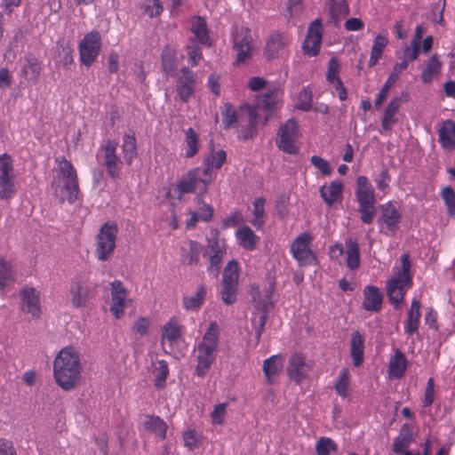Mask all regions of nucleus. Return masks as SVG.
<instances>
[{
  "label": "nucleus",
  "mask_w": 455,
  "mask_h": 455,
  "mask_svg": "<svg viewBox=\"0 0 455 455\" xmlns=\"http://www.w3.org/2000/svg\"><path fill=\"white\" fill-rule=\"evenodd\" d=\"M13 161L7 154L0 156V200H10L16 194Z\"/></svg>",
  "instance_id": "obj_12"
},
{
  "label": "nucleus",
  "mask_w": 455,
  "mask_h": 455,
  "mask_svg": "<svg viewBox=\"0 0 455 455\" xmlns=\"http://www.w3.org/2000/svg\"><path fill=\"white\" fill-rule=\"evenodd\" d=\"M387 44L388 38L387 32L379 33L376 36L371 49V55L369 59L370 67H373L378 64Z\"/></svg>",
  "instance_id": "obj_40"
},
{
  "label": "nucleus",
  "mask_w": 455,
  "mask_h": 455,
  "mask_svg": "<svg viewBox=\"0 0 455 455\" xmlns=\"http://www.w3.org/2000/svg\"><path fill=\"white\" fill-rule=\"evenodd\" d=\"M355 198L358 203L357 212L361 221L370 225L376 217L375 191L372 185L365 176H359L356 180Z\"/></svg>",
  "instance_id": "obj_5"
},
{
  "label": "nucleus",
  "mask_w": 455,
  "mask_h": 455,
  "mask_svg": "<svg viewBox=\"0 0 455 455\" xmlns=\"http://www.w3.org/2000/svg\"><path fill=\"white\" fill-rule=\"evenodd\" d=\"M91 289L85 280L74 279L70 283L69 293L71 305L75 308L85 307Z\"/></svg>",
  "instance_id": "obj_24"
},
{
  "label": "nucleus",
  "mask_w": 455,
  "mask_h": 455,
  "mask_svg": "<svg viewBox=\"0 0 455 455\" xmlns=\"http://www.w3.org/2000/svg\"><path fill=\"white\" fill-rule=\"evenodd\" d=\"M121 148L124 163L126 165L131 166L138 157L137 140L132 131L123 135Z\"/></svg>",
  "instance_id": "obj_30"
},
{
  "label": "nucleus",
  "mask_w": 455,
  "mask_h": 455,
  "mask_svg": "<svg viewBox=\"0 0 455 455\" xmlns=\"http://www.w3.org/2000/svg\"><path fill=\"white\" fill-rule=\"evenodd\" d=\"M291 37L285 33L274 32L267 39L265 56L269 59L282 58L288 53Z\"/></svg>",
  "instance_id": "obj_16"
},
{
  "label": "nucleus",
  "mask_w": 455,
  "mask_h": 455,
  "mask_svg": "<svg viewBox=\"0 0 455 455\" xmlns=\"http://www.w3.org/2000/svg\"><path fill=\"white\" fill-rule=\"evenodd\" d=\"M441 196L447 207V212L450 216L455 215V191L450 186L445 187L442 192Z\"/></svg>",
  "instance_id": "obj_58"
},
{
  "label": "nucleus",
  "mask_w": 455,
  "mask_h": 455,
  "mask_svg": "<svg viewBox=\"0 0 455 455\" xmlns=\"http://www.w3.org/2000/svg\"><path fill=\"white\" fill-rule=\"evenodd\" d=\"M281 95H282L281 91L278 88L274 87V88L268 90L266 93H264L260 97H259L258 106L267 112H271L274 110Z\"/></svg>",
  "instance_id": "obj_45"
},
{
  "label": "nucleus",
  "mask_w": 455,
  "mask_h": 455,
  "mask_svg": "<svg viewBox=\"0 0 455 455\" xmlns=\"http://www.w3.org/2000/svg\"><path fill=\"white\" fill-rule=\"evenodd\" d=\"M311 164L315 168L320 171L324 176H329L331 173V167L329 162L318 156H313L310 159Z\"/></svg>",
  "instance_id": "obj_63"
},
{
  "label": "nucleus",
  "mask_w": 455,
  "mask_h": 455,
  "mask_svg": "<svg viewBox=\"0 0 455 455\" xmlns=\"http://www.w3.org/2000/svg\"><path fill=\"white\" fill-rule=\"evenodd\" d=\"M144 428L159 437L161 440L166 438L167 424L158 416L147 415L146 420L143 423Z\"/></svg>",
  "instance_id": "obj_38"
},
{
  "label": "nucleus",
  "mask_w": 455,
  "mask_h": 455,
  "mask_svg": "<svg viewBox=\"0 0 455 455\" xmlns=\"http://www.w3.org/2000/svg\"><path fill=\"white\" fill-rule=\"evenodd\" d=\"M421 318V303L419 299L413 298L403 323L404 333L412 336L418 333Z\"/></svg>",
  "instance_id": "obj_26"
},
{
  "label": "nucleus",
  "mask_w": 455,
  "mask_h": 455,
  "mask_svg": "<svg viewBox=\"0 0 455 455\" xmlns=\"http://www.w3.org/2000/svg\"><path fill=\"white\" fill-rule=\"evenodd\" d=\"M299 137L298 122L294 118H290L279 127L275 140L276 147L286 154L297 155L299 151V147L297 145Z\"/></svg>",
  "instance_id": "obj_8"
},
{
  "label": "nucleus",
  "mask_w": 455,
  "mask_h": 455,
  "mask_svg": "<svg viewBox=\"0 0 455 455\" xmlns=\"http://www.w3.org/2000/svg\"><path fill=\"white\" fill-rule=\"evenodd\" d=\"M207 296L205 284H199L195 293L182 299V307L187 311H198L204 304Z\"/></svg>",
  "instance_id": "obj_33"
},
{
  "label": "nucleus",
  "mask_w": 455,
  "mask_h": 455,
  "mask_svg": "<svg viewBox=\"0 0 455 455\" xmlns=\"http://www.w3.org/2000/svg\"><path fill=\"white\" fill-rule=\"evenodd\" d=\"M401 107V99L394 97L385 108L381 118V132L390 133L393 126L398 123L397 115Z\"/></svg>",
  "instance_id": "obj_28"
},
{
  "label": "nucleus",
  "mask_w": 455,
  "mask_h": 455,
  "mask_svg": "<svg viewBox=\"0 0 455 455\" xmlns=\"http://www.w3.org/2000/svg\"><path fill=\"white\" fill-rule=\"evenodd\" d=\"M52 373L56 384L64 391L76 389L82 378L78 351L72 346L61 348L53 360Z\"/></svg>",
  "instance_id": "obj_1"
},
{
  "label": "nucleus",
  "mask_w": 455,
  "mask_h": 455,
  "mask_svg": "<svg viewBox=\"0 0 455 455\" xmlns=\"http://www.w3.org/2000/svg\"><path fill=\"white\" fill-rule=\"evenodd\" d=\"M442 69V63L437 55H433L421 73L423 83L429 84L438 76Z\"/></svg>",
  "instance_id": "obj_46"
},
{
  "label": "nucleus",
  "mask_w": 455,
  "mask_h": 455,
  "mask_svg": "<svg viewBox=\"0 0 455 455\" xmlns=\"http://www.w3.org/2000/svg\"><path fill=\"white\" fill-rule=\"evenodd\" d=\"M227 160V153L225 150L212 151L211 155L204 159L205 167L202 171H208V175L213 177L212 170H219L222 167Z\"/></svg>",
  "instance_id": "obj_43"
},
{
  "label": "nucleus",
  "mask_w": 455,
  "mask_h": 455,
  "mask_svg": "<svg viewBox=\"0 0 455 455\" xmlns=\"http://www.w3.org/2000/svg\"><path fill=\"white\" fill-rule=\"evenodd\" d=\"M340 69V64L336 57L330 59L328 63V69L326 72V80L330 84H332L339 80H341L339 76Z\"/></svg>",
  "instance_id": "obj_59"
},
{
  "label": "nucleus",
  "mask_w": 455,
  "mask_h": 455,
  "mask_svg": "<svg viewBox=\"0 0 455 455\" xmlns=\"http://www.w3.org/2000/svg\"><path fill=\"white\" fill-rule=\"evenodd\" d=\"M435 400V379L429 378L427 382L426 389L424 392L423 406L430 407Z\"/></svg>",
  "instance_id": "obj_64"
},
{
  "label": "nucleus",
  "mask_w": 455,
  "mask_h": 455,
  "mask_svg": "<svg viewBox=\"0 0 455 455\" xmlns=\"http://www.w3.org/2000/svg\"><path fill=\"white\" fill-rule=\"evenodd\" d=\"M228 403H221L214 406L211 412V419L213 424L222 425L226 417Z\"/></svg>",
  "instance_id": "obj_62"
},
{
  "label": "nucleus",
  "mask_w": 455,
  "mask_h": 455,
  "mask_svg": "<svg viewBox=\"0 0 455 455\" xmlns=\"http://www.w3.org/2000/svg\"><path fill=\"white\" fill-rule=\"evenodd\" d=\"M283 356L282 354L274 355L267 358L263 362V372L266 376L267 382L271 385L275 381L276 376L283 367Z\"/></svg>",
  "instance_id": "obj_32"
},
{
  "label": "nucleus",
  "mask_w": 455,
  "mask_h": 455,
  "mask_svg": "<svg viewBox=\"0 0 455 455\" xmlns=\"http://www.w3.org/2000/svg\"><path fill=\"white\" fill-rule=\"evenodd\" d=\"M379 209L380 214L377 220V223L380 231L387 235H394L398 229V225L402 220L401 212L392 202L381 204Z\"/></svg>",
  "instance_id": "obj_15"
},
{
  "label": "nucleus",
  "mask_w": 455,
  "mask_h": 455,
  "mask_svg": "<svg viewBox=\"0 0 455 455\" xmlns=\"http://www.w3.org/2000/svg\"><path fill=\"white\" fill-rule=\"evenodd\" d=\"M362 307L369 312H379L381 310L383 293L380 289L374 285H366L363 291Z\"/></svg>",
  "instance_id": "obj_27"
},
{
  "label": "nucleus",
  "mask_w": 455,
  "mask_h": 455,
  "mask_svg": "<svg viewBox=\"0 0 455 455\" xmlns=\"http://www.w3.org/2000/svg\"><path fill=\"white\" fill-rule=\"evenodd\" d=\"M21 72L34 84L37 83L41 74V64L39 60L31 53L28 54L25 57V62L22 66Z\"/></svg>",
  "instance_id": "obj_41"
},
{
  "label": "nucleus",
  "mask_w": 455,
  "mask_h": 455,
  "mask_svg": "<svg viewBox=\"0 0 455 455\" xmlns=\"http://www.w3.org/2000/svg\"><path fill=\"white\" fill-rule=\"evenodd\" d=\"M235 238L239 246L250 251L255 250L260 240L259 236L247 226L239 228L235 231Z\"/></svg>",
  "instance_id": "obj_35"
},
{
  "label": "nucleus",
  "mask_w": 455,
  "mask_h": 455,
  "mask_svg": "<svg viewBox=\"0 0 455 455\" xmlns=\"http://www.w3.org/2000/svg\"><path fill=\"white\" fill-rule=\"evenodd\" d=\"M13 281V273L9 262L0 257V290H4L9 282Z\"/></svg>",
  "instance_id": "obj_56"
},
{
  "label": "nucleus",
  "mask_w": 455,
  "mask_h": 455,
  "mask_svg": "<svg viewBox=\"0 0 455 455\" xmlns=\"http://www.w3.org/2000/svg\"><path fill=\"white\" fill-rule=\"evenodd\" d=\"M203 252L204 246L196 241H185L180 246V262L183 265L196 266Z\"/></svg>",
  "instance_id": "obj_25"
},
{
  "label": "nucleus",
  "mask_w": 455,
  "mask_h": 455,
  "mask_svg": "<svg viewBox=\"0 0 455 455\" xmlns=\"http://www.w3.org/2000/svg\"><path fill=\"white\" fill-rule=\"evenodd\" d=\"M350 384V374L347 368L340 371L339 379L335 384V390L341 397H347L348 395Z\"/></svg>",
  "instance_id": "obj_51"
},
{
  "label": "nucleus",
  "mask_w": 455,
  "mask_h": 455,
  "mask_svg": "<svg viewBox=\"0 0 455 455\" xmlns=\"http://www.w3.org/2000/svg\"><path fill=\"white\" fill-rule=\"evenodd\" d=\"M343 184L339 180H332L328 186H322L320 195L325 204L331 206L342 199Z\"/></svg>",
  "instance_id": "obj_34"
},
{
  "label": "nucleus",
  "mask_w": 455,
  "mask_h": 455,
  "mask_svg": "<svg viewBox=\"0 0 455 455\" xmlns=\"http://www.w3.org/2000/svg\"><path fill=\"white\" fill-rule=\"evenodd\" d=\"M313 103V92L310 88L304 87L298 94V101L295 108L307 112L311 110Z\"/></svg>",
  "instance_id": "obj_50"
},
{
  "label": "nucleus",
  "mask_w": 455,
  "mask_h": 455,
  "mask_svg": "<svg viewBox=\"0 0 455 455\" xmlns=\"http://www.w3.org/2000/svg\"><path fill=\"white\" fill-rule=\"evenodd\" d=\"M337 443L330 437H320L315 444L316 455H330L331 452H336Z\"/></svg>",
  "instance_id": "obj_55"
},
{
  "label": "nucleus",
  "mask_w": 455,
  "mask_h": 455,
  "mask_svg": "<svg viewBox=\"0 0 455 455\" xmlns=\"http://www.w3.org/2000/svg\"><path fill=\"white\" fill-rule=\"evenodd\" d=\"M438 141L441 147L446 150L455 148V122L448 119L443 122L438 130Z\"/></svg>",
  "instance_id": "obj_31"
},
{
  "label": "nucleus",
  "mask_w": 455,
  "mask_h": 455,
  "mask_svg": "<svg viewBox=\"0 0 455 455\" xmlns=\"http://www.w3.org/2000/svg\"><path fill=\"white\" fill-rule=\"evenodd\" d=\"M253 219L251 225L257 229H260L265 224V199L257 198L253 203Z\"/></svg>",
  "instance_id": "obj_49"
},
{
  "label": "nucleus",
  "mask_w": 455,
  "mask_h": 455,
  "mask_svg": "<svg viewBox=\"0 0 455 455\" xmlns=\"http://www.w3.org/2000/svg\"><path fill=\"white\" fill-rule=\"evenodd\" d=\"M234 49L236 52L235 64L244 63L251 58L252 51V39L248 28L237 30L233 37Z\"/></svg>",
  "instance_id": "obj_17"
},
{
  "label": "nucleus",
  "mask_w": 455,
  "mask_h": 455,
  "mask_svg": "<svg viewBox=\"0 0 455 455\" xmlns=\"http://www.w3.org/2000/svg\"><path fill=\"white\" fill-rule=\"evenodd\" d=\"M322 44V24L319 20H314L307 31V35L303 43V51L309 56L318 54Z\"/></svg>",
  "instance_id": "obj_23"
},
{
  "label": "nucleus",
  "mask_w": 455,
  "mask_h": 455,
  "mask_svg": "<svg viewBox=\"0 0 455 455\" xmlns=\"http://www.w3.org/2000/svg\"><path fill=\"white\" fill-rule=\"evenodd\" d=\"M118 142L116 140L108 139L100 147L102 153V164L106 169L108 176L116 180L119 179L124 162L117 155Z\"/></svg>",
  "instance_id": "obj_10"
},
{
  "label": "nucleus",
  "mask_w": 455,
  "mask_h": 455,
  "mask_svg": "<svg viewBox=\"0 0 455 455\" xmlns=\"http://www.w3.org/2000/svg\"><path fill=\"white\" fill-rule=\"evenodd\" d=\"M225 254L226 245L224 243L217 238L209 242L205 251V255L208 257L210 262V266L207 268L209 273L218 275Z\"/></svg>",
  "instance_id": "obj_21"
},
{
  "label": "nucleus",
  "mask_w": 455,
  "mask_h": 455,
  "mask_svg": "<svg viewBox=\"0 0 455 455\" xmlns=\"http://www.w3.org/2000/svg\"><path fill=\"white\" fill-rule=\"evenodd\" d=\"M407 369V360L400 349H395V355L388 363V374L391 378L401 379Z\"/></svg>",
  "instance_id": "obj_37"
},
{
  "label": "nucleus",
  "mask_w": 455,
  "mask_h": 455,
  "mask_svg": "<svg viewBox=\"0 0 455 455\" xmlns=\"http://www.w3.org/2000/svg\"><path fill=\"white\" fill-rule=\"evenodd\" d=\"M59 163L58 181L54 188V195L63 204H75L80 199L81 192L76 170L72 163L65 157L57 159Z\"/></svg>",
  "instance_id": "obj_3"
},
{
  "label": "nucleus",
  "mask_w": 455,
  "mask_h": 455,
  "mask_svg": "<svg viewBox=\"0 0 455 455\" xmlns=\"http://www.w3.org/2000/svg\"><path fill=\"white\" fill-rule=\"evenodd\" d=\"M183 326L176 317H172L162 327V345L168 343L171 347L177 344L182 338Z\"/></svg>",
  "instance_id": "obj_29"
},
{
  "label": "nucleus",
  "mask_w": 455,
  "mask_h": 455,
  "mask_svg": "<svg viewBox=\"0 0 455 455\" xmlns=\"http://www.w3.org/2000/svg\"><path fill=\"white\" fill-rule=\"evenodd\" d=\"M153 370L154 382L156 388H163L169 376V367L165 360H158Z\"/></svg>",
  "instance_id": "obj_48"
},
{
  "label": "nucleus",
  "mask_w": 455,
  "mask_h": 455,
  "mask_svg": "<svg viewBox=\"0 0 455 455\" xmlns=\"http://www.w3.org/2000/svg\"><path fill=\"white\" fill-rule=\"evenodd\" d=\"M346 247H347V252H346V261H347V267L350 270L357 269L360 266V249L358 243L355 239L348 238L346 240Z\"/></svg>",
  "instance_id": "obj_42"
},
{
  "label": "nucleus",
  "mask_w": 455,
  "mask_h": 455,
  "mask_svg": "<svg viewBox=\"0 0 455 455\" xmlns=\"http://www.w3.org/2000/svg\"><path fill=\"white\" fill-rule=\"evenodd\" d=\"M330 13L335 21L349 14V5L347 0L333 1L330 6Z\"/></svg>",
  "instance_id": "obj_52"
},
{
  "label": "nucleus",
  "mask_w": 455,
  "mask_h": 455,
  "mask_svg": "<svg viewBox=\"0 0 455 455\" xmlns=\"http://www.w3.org/2000/svg\"><path fill=\"white\" fill-rule=\"evenodd\" d=\"M202 434L197 433L194 429H188L183 433L184 446L189 451H194L203 443Z\"/></svg>",
  "instance_id": "obj_53"
},
{
  "label": "nucleus",
  "mask_w": 455,
  "mask_h": 455,
  "mask_svg": "<svg viewBox=\"0 0 455 455\" xmlns=\"http://www.w3.org/2000/svg\"><path fill=\"white\" fill-rule=\"evenodd\" d=\"M161 61L166 76H173L178 67L176 50L169 45L164 46L161 53Z\"/></svg>",
  "instance_id": "obj_39"
},
{
  "label": "nucleus",
  "mask_w": 455,
  "mask_h": 455,
  "mask_svg": "<svg viewBox=\"0 0 455 455\" xmlns=\"http://www.w3.org/2000/svg\"><path fill=\"white\" fill-rule=\"evenodd\" d=\"M222 124L225 129H230L237 122L236 110L231 103H226L221 110Z\"/></svg>",
  "instance_id": "obj_54"
},
{
  "label": "nucleus",
  "mask_w": 455,
  "mask_h": 455,
  "mask_svg": "<svg viewBox=\"0 0 455 455\" xmlns=\"http://www.w3.org/2000/svg\"><path fill=\"white\" fill-rule=\"evenodd\" d=\"M102 47L100 34L98 30L87 33L79 42V59L82 65L89 68L98 59Z\"/></svg>",
  "instance_id": "obj_9"
},
{
  "label": "nucleus",
  "mask_w": 455,
  "mask_h": 455,
  "mask_svg": "<svg viewBox=\"0 0 455 455\" xmlns=\"http://www.w3.org/2000/svg\"><path fill=\"white\" fill-rule=\"evenodd\" d=\"M413 438H409L403 435H398L393 443L392 450L395 454H403L406 451H412L409 450L411 443H412Z\"/></svg>",
  "instance_id": "obj_60"
},
{
  "label": "nucleus",
  "mask_w": 455,
  "mask_h": 455,
  "mask_svg": "<svg viewBox=\"0 0 455 455\" xmlns=\"http://www.w3.org/2000/svg\"><path fill=\"white\" fill-rule=\"evenodd\" d=\"M415 60L416 59H411L409 46H406L403 50V58L401 61L395 64L392 72L399 76L401 73L408 68L409 63Z\"/></svg>",
  "instance_id": "obj_61"
},
{
  "label": "nucleus",
  "mask_w": 455,
  "mask_h": 455,
  "mask_svg": "<svg viewBox=\"0 0 455 455\" xmlns=\"http://www.w3.org/2000/svg\"><path fill=\"white\" fill-rule=\"evenodd\" d=\"M191 31L202 44L207 46L211 45L206 21L202 17L198 16L196 18L193 22Z\"/></svg>",
  "instance_id": "obj_47"
},
{
  "label": "nucleus",
  "mask_w": 455,
  "mask_h": 455,
  "mask_svg": "<svg viewBox=\"0 0 455 455\" xmlns=\"http://www.w3.org/2000/svg\"><path fill=\"white\" fill-rule=\"evenodd\" d=\"M424 34V27L423 25H418L415 28V33L411 43V46H409V50L411 51V59H417L419 54L420 50V43Z\"/></svg>",
  "instance_id": "obj_57"
},
{
  "label": "nucleus",
  "mask_w": 455,
  "mask_h": 455,
  "mask_svg": "<svg viewBox=\"0 0 455 455\" xmlns=\"http://www.w3.org/2000/svg\"><path fill=\"white\" fill-rule=\"evenodd\" d=\"M185 156L187 158L194 157L201 148L199 135L193 128H188L185 131Z\"/></svg>",
  "instance_id": "obj_44"
},
{
  "label": "nucleus",
  "mask_w": 455,
  "mask_h": 455,
  "mask_svg": "<svg viewBox=\"0 0 455 455\" xmlns=\"http://www.w3.org/2000/svg\"><path fill=\"white\" fill-rule=\"evenodd\" d=\"M313 370V363L304 354L296 352L291 355L286 366L289 378L296 384H301Z\"/></svg>",
  "instance_id": "obj_14"
},
{
  "label": "nucleus",
  "mask_w": 455,
  "mask_h": 455,
  "mask_svg": "<svg viewBox=\"0 0 455 455\" xmlns=\"http://www.w3.org/2000/svg\"><path fill=\"white\" fill-rule=\"evenodd\" d=\"M238 278V263L231 260L224 269L221 283V299L226 305H232L236 301Z\"/></svg>",
  "instance_id": "obj_11"
},
{
  "label": "nucleus",
  "mask_w": 455,
  "mask_h": 455,
  "mask_svg": "<svg viewBox=\"0 0 455 455\" xmlns=\"http://www.w3.org/2000/svg\"><path fill=\"white\" fill-rule=\"evenodd\" d=\"M21 308L33 318L37 319L41 315L40 292L34 287L26 286L20 291Z\"/></svg>",
  "instance_id": "obj_22"
},
{
  "label": "nucleus",
  "mask_w": 455,
  "mask_h": 455,
  "mask_svg": "<svg viewBox=\"0 0 455 455\" xmlns=\"http://www.w3.org/2000/svg\"><path fill=\"white\" fill-rule=\"evenodd\" d=\"M111 306L110 311L116 319H120L125 309V301L128 296V290L120 280H115L110 283Z\"/></svg>",
  "instance_id": "obj_18"
},
{
  "label": "nucleus",
  "mask_w": 455,
  "mask_h": 455,
  "mask_svg": "<svg viewBox=\"0 0 455 455\" xmlns=\"http://www.w3.org/2000/svg\"><path fill=\"white\" fill-rule=\"evenodd\" d=\"M350 355L355 367H359L363 363L364 357V338L358 331L351 334Z\"/></svg>",
  "instance_id": "obj_36"
},
{
  "label": "nucleus",
  "mask_w": 455,
  "mask_h": 455,
  "mask_svg": "<svg viewBox=\"0 0 455 455\" xmlns=\"http://www.w3.org/2000/svg\"><path fill=\"white\" fill-rule=\"evenodd\" d=\"M206 193H197L196 196V204L198 205L196 211H188L190 218L187 220V228H196L198 221L209 222L213 217V208L211 204L204 201V197Z\"/></svg>",
  "instance_id": "obj_20"
},
{
  "label": "nucleus",
  "mask_w": 455,
  "mask_h": 455,
  "mask_svg": "<svg viewBox=\"0 0 455 455\" xmlns=\"http://www.w3.org/2000/svg\"><path fill=\"white\" fill-rule=\"evenodd\" d=\"M207 172L196 167L185 173L173 188L178 198L181 199L183 195L194 193L200 184L203 185V188L198 193H207L208 186L213 180V177H210Z\"/></svg>",
  "instance_id": "obj_6"
},
{
  "label": "nucleus",
  "mask_w": 455,
  "mask_h": 455,
  "mask_svg": "<svg viewBox=\"0 0 455 455\" xmlns=\"http://www.w3.org/2000/svg\"><path fill=\"white\" fill-rule=\"evenodd\" d=\"M219 338V325L216 322H212L196 348L197 363L195 373L198 377H204L215 361Z\"/></svg>",
  "instance_id": "obj_4"
},
{
  "label": "nucleus",
  "mask_w": 455,
  "mask_h": 455,
  "mask_svg": "<svg viewBox=\"0 0 455 455\" xmlns=\"http://www.w3.org/2000/svg\"><path fill=\"white\" fill-rule=\"evenodd\" d=\"M312 236L309 233H302L292 242L290 251L299 266H310L316 261V258L310 248Z\"/></svg>",
  "instance_id": "obj_13"
},
{
  "label": "nucleus",
  "mask_w": 455,
  "mask_h": 455,
  "mask_svg": "<svg viewBox=\"0 0 455 455\" xmlns=\"http://www.w3.org/2000/svg\"><path fill=\"white\" fill-rule=\"evenodd\" d=\"M196 84V76L188 67H183L177 78V93L183 102H188L194 94Z\"/></svg>",
  "instance_id": "obj_19"
},
{
  "label": "nucleus",
  "mask_w": 455,
  "mask_h": 455,
  "mask_svg": "<svg viewBox=\"0 0 455 455\" xmlns=\"http://www.w3.org/2000/svg\"><path fill=\"white\" fill-rule=\"evenodd\" d=\"M400 259L401 266L394 267L393 275L387 281L386 284L387 299L395 309L401 307L402 304L404 302L407 291L413 286L410 255L403 253Z\"/></svg>",
  "instance_id": "obj_2"
},
{
  "label": "nucleus",
  "mask_w": 455,
  "mask_h": 455,
  "mask_svg": "<svg viewBox=\"0 0 455 455\" xmlns=\"http://www.w3.org/2000/svg\"><path fill=\"white\" fill-rule=\"evenodd\" d=\"M118 227L114 221L105 222L95 237V255L99 261L105 262L113 255Z\"/></svg>",
  "instance_id": "obj_7"
}]
</instances>
